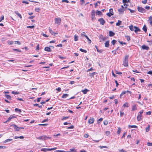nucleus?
Here are the masks:
<instances>
[{
	"label": "nucleus",
	"mask_w": 152,
	"mask_h": 152,
	"mask_svg": "<svg viewBox=\"0 0 152 152\" xmlns=\"http://www.w3.org/2000/svg\"><path fill=\"white\" fill-rule=\"evenodd\" d=\"M129 57V55H126L125 56L123 62V65L125 67H127L128 66V59Z\"/></svg>",
	"instance_id": "1"
},
{
	"label": "nucleus",
	"mask_w": 152,
	"mask_h": 152,
	"mask_svg": "<svg viewBox=\"0 0 152 152\" xmlns=\"http://www.w3.org/2000/svg\"><path fill=\"white\" fill-rule=\"evenodd\" d=\"M95 11L94 10H92L91 13V16L92 21H94L96 19L95 17Z\"/></svg>",
	"instance_id": "2"
},
{
	"label": "nucleus",
	"mask_w": 152,
	"mask_h": 152,
	"mask_svg": "<svg viewBox=\"0 0 152 152\" xmlns=\"http://www.w3.org/2000/svg\"><path fill=\"white\" fill-rule=\"evenodd\" d=\"M37 138L39 140H45L47 139H50L51 137H47L45 135H43L37 137Z\"/></svg>",
	"instance_id": "3"
},
{
	"label": "nucleus",
	"mask_w": 152,
	"mask_h": 152,
	"mask_svg": "<svg viewBox=\"0 0 152 152\" xmlns=\"http://www.w3.org/2000/svg\"><path fill=\"white\" fill-rule=\"evenodd\" d=\"M106 15L109 17H110L113 15V9H110L109 10V12L107 13Z\"/></svg>",
	"instance_id": "4"
},
{
	"label": "nucleus",
	"mask_w": 152,
	"mask_h": 152,
	"mask_svg": "<svg viewBox=\"0 0 152 152\" xmlns=\"http://www.w3.org/2000/svg\"><path fill=\"white\" fill-rule=\"evenodd\" d=\"M137 10L139 12L142 13L145 12L146 11L145 10L144 8L139 6L137 7Z\"/></svg>",
	"instance_id": "5"
},
{
	"label": "nucleus",
	"mask_w": 152,
	"mask_h": 152,
	"mask_svg": "<svg viewBox=\"0 0 152 152\" xmlns=\"http://www.w3.org/2000/svg\"><path fill=\"white\" fill-rule=\"evenodd\" d=\"M16 118V116L15 115H11L8 118L7 120L4 122V123H6L10 121L13 118Z\"/></svg>",
	"instance_id": "6"
},
{
	"label": "nucleus",
	"mask_w": 152,
	"mask_h": 152,
	"mask_svg": "<svg viewBox=\"0 0 152 152\" xmlns=\"http://www.w3.org/2000/svg\"><path fill=\"white\" fill-rule=\"evenodd\" d=\"M98 21L99 22L100 24L102 25H104L105 23V21L102 18L99 19Z\"/></svg>",
	"instance_id": "7"
},
{
	"label": "nucleus",
	"mask_w": 152,
	"mask_h": 152,
	"mask_svg": "<svg viewBox=\"0 0 152 152\" xmlns=\"http://www.w3.org/2000/svg\"><path fill=\"white\" fill-rule=\"evenodd\" d=\"M55 23L59 25L61 23V19L60 18H55Z\"/></svg>",
	"instance_id": "8"
},
{
	"label": "nucleus",
	"mask_w": 152,
	"mask_h": 152,
	"mask_svg": "<svg viewBox=\"0 0 152 152\" xmlns=\"http://www.w3.org/2000/svg\"><path fill=\"white\" fill-rule=\"evenodd\" d=\"M121 8H120L118 10V11L120 13H122L125 10L124 7L122 5L121 6Z\"/></svg>",
	"instance_id": "9"
},
{
	"label": "nucleus",
	"mask_w": 152,
	"mask_h": 152,
	"mask_svg": "<svg viewBox=\"0 0 152 152\" xmlns=\"http://www.w3.org/2000/svg\"><path fill=\"white\" fill-rule=\"evenodd\" d=\"M49 32L52 34L55 35L56 34H58V33H55L54 32L52 29L50 28V27L49 28Z\"/></svg>",
	"instance_id": "10"
},
{
	"label": "nucleus",
	"mask_w": 152,
	"mask_h": 152,
	"mask_svg": "<svg viewBox=\"0 0 152 152\" xmlns=\"http://www.w3.org/2000/svg\"><path fill=\"white\" fill-rule=\"evenodd\" d=\"M94 119L93 118H91L88 120V123L90 124H92L94 123Z\"/></svg>",
	"instance_id": "11"
},
{
	"label": "nucleus",
	"mask_w": 152,
	"mask_h": 152,
	"mask_svg": "<svg viewBox=\"0 0 152 152\" xmlns=\"http://www.w3.org/2000/svg\"><path fill=\"white\" fill-rule=\"evenodd\" d=\"M44 50L48 52H50L51 51V50L50 47H45L44 48Z\"/></svg>",
	"instance_id": "12"
},
{
	"label": "nucleus",
	"mask_w": 152,
	"mask_h": 152,
	"mask_svg": "<svg viewBox=\"0 0 152 152\" xmlns=\"http://www.w3.org/2000/svg\"><path fill=\"white\" fill-rule=\"evenodd\" d=\"M137 110V107L136 104H133L132 106V109L131 111H134Z\"/></svg>",
	"instance_id": "13"
},
{
	"label": "nucleus",
	"mask_w": 152,
	"mask_h": 152,
	"mask_svg": "<svg viewBox=\"0 0 152 152\" xmlns=\"http://www.w3.org/2000/svg\"><path fill=\"white\" fill-rule=\"evenodd\" d=\"M134 28H135L134 31L136 33H137V32L140 31V29L136 26H134Z\"/></svg>",
	"instance_id": "14"
},
{
	"label": "nucleus",
	"mask_w": 152,
	"mask_h": 152,
	"mask_svg": "<svg viewBox=\"0 0 152 152\" xmlns=\"http://www.w3.org/2000/svg\"><path fill=\"white\" fill-rule=\"evenodd\" d=\"M142 115L138 114L137 117V119L138 121H140L142 120Z\"/></svg>",
	"instance_id": "15"
},
{
	"label": "nucleus",
	"mask_w": 152,
	"mask_h": 152,
	"mask_svg": "<svg viewBox=\"0 0 152 152\" xmlns=\"http://www.w3.org/2000/svg\"><path fill=\"white\" fill-rule=\"evenodd\" d=\"M11 125L14 127L15 129V131H19L20 130V128H19V127L17 126L15 124H12Z\"/></svg>",
	"instance_id": "16"
},
{
	"label": "nucleus",
	"mask_w": 152,
	"mask_h": 152,
	"mask_svg": "<svg viewBox=\"0 0 152 152\" xmlns=\"http://www.w3.org/2000/svg\"><path fill=\"white\" fill-rule=\"evenodd\" d=\"M142 48L143 50H148L149 49V47L147 46H146L145 45H143L142 46Z\"/></svg>",
	"instance_id": "17"
},
{
	"label": "nucleus",
	"mask_w": 152,
	"mask_h": 152,
	"mask_svg": "<svg viewBox=\"0 0 152 152\" xmlns=\"http://www.w3.org/2000/svg\"><path fill=\"white\" fill-rule=\"evenodd\" d=\"M148 21L151 26H152V17L151 16H150L148 18Z\"/></svg>",
	"instance_id": "18"
},
{
	"label": "nucleus",
	"mask_w": 152,
	"mask_h": 152,
	"mask_svg": "<svg viewBox=\"0 0 152 152\" xmlns=\"http://www.w3.org/2000/svg\"><path fill=\"white\" fill-rule=\"evenodd\" d=\"M15 12L20 19H22V17L21 15L18 11H15Z\"/></svg>",
	"instance_id": "19"
},
{
	"label": "nucleus",
	"mask_w": 152,
	"mask_h": 152,
	"mask_svg": "<svg viewBox=\"0 0 152 152\" xmlns=\"http://www.w3.org/2000/svg\"><path fill=\"white\" fill-rule=\"evenodd\" d=\"M84 36L87 39L88 41V43L90 44L91 43V40L86 35H84Z\"/></svg>",
	"instance_id": "20"
},
{
	"label": "nucleus",
	"mask_w": 152,
	"mask_h": 152,
	"mask_svg": "<svg viewBox=\"0 0 152 152\" xmlns=\"http://www.w3.org/2000/svg\"><path fill=\"white\" fill-rule=\"evenodd\" d=\"M89 91V90L87 89H85L83 90H82V92L84 94H86L87 93V92Z\"/></svg>",
	"instance_id": "21"
},
{
	"label": "nucleus",
	"mask_w": 152,
	"mask_h": 152,
	"mask_svg": "<svg viewBox=\"0 0 152 152\" xmlns=\"http://www.w3.org/2000/svg\"><path fill=\"white\" fill-rule=\"evenodd\" d=\"M109 42L108 41H106L105 43V46L106 47H108L109 46Z\"/></svg>",
	"instance_id": "22"
},
{
	"label": "nucleus",
	"mask_w": 152,
	"mask_h": 152,
	"mask_svg": "<svg viewBox=\"0 0 152 152\" xmlns=\"http://www.w3.org/2000/svg\"><path fill=\"white\" fill-rule=\"evenodd\" d=\"M95 47L96 48V50H97V51L99 53H102V50H99L98 48V47L96 46V45H95Z\"/></svg>",
	"instance_id": "23"
},
{
	"label": "nucleus",
	"mask_w": 152,
	"mask_h": 152,
	"mask_svg": "<svg viewBox=\"0 0 152 152\" xmlns=\"http://www.w3.org/2000/svg\"><path fill=\"white\" fill-rule=\"evenodd\" d=\"M109 33V36L110 37H113L114 36L115 34V33L111 31H110Z\"/></svg>",
	"instance_id": "24"
},
{
	"label": "nucleus",
	"mask_w": 152,
	"mask_h": 152,
	"mask_svg": "<svg viewBox=\"0 0 152 152\" xmlns=\"http://www.w3.org/2000/svg\"><path fill=\"white\" fill-rule=\"evenodd\" d=\"M74 40L75 41H77L78 40V37L76 34L74 36Z\"/></svg>",
	"instance_id": "25"
},
{
	"label": "nucleus",
	"mask_w": 152,
	"mask_h": 152,
	"mask_svg": "<svg viewBox=\"0 0 152 152\" xmlns=\"http://www.w3.org/2000/svg\"><path fill=\"white\" fill-rule=\"evenodd\" d=\"M96 13L97 15H101L102 14V12L99 10H97Z\"/></svg>",
	"instance_id": "26"
},
{
	"label": "nucleus",
	"mask_w": 152,
	"mask_h": 152,
	"mask_svg": "<svg viewBox=\"0 0 152 152\" xmlns=\"http://www.w3.org/2000/svg\"><path fill=\"white\" fill-rule=\"evenodd\" d=\"M97 74V73L95 72H93L92 73H90L89 74V75L91 77H93L95 74Z\"/></svg>",
	"instance_id": "27"
},
{
	"label": "nucleus",
	"mask_w": 152,
	"mask_h": 152,
	"mask_svg": "<svg viewBox=\"0 0 152 152\" xmlns=\"http://www.w3.org/2000/svg\"><path fill=\"white\" fill-rule=\"evenodd\" d=\"M69 96V94H63V95L62 96V98H65L67 96Z\"/></svg>",
	"instance_id": "28"
},
{
	"label": "nucleus",
	"mask_w": 152,
	"mask_h": 152,
	"mask_svg": "<svg viewBox=\"0 0 152 152\" xmlns=\"http://www.w3.org/2000/svg\"><path fill=\"white\" fill-rule=\"evenodd\" d=\"M143 30L145 32H146L147 31V27L145 25H144L143 28H142Z\"/></svg>",
	"instance_id": "29"
},
{
	"label": "nucleus",
	"mask_w": 152,
	"mask_h": 152,
	"mask_svg": "<svg viewBox=\"0 0 152 152\" xmlns=\"http://www.w3.org/2000/svg\"><path fill=\"white\" fill-rule=\"evenodd\" d=\"M105 37H103L102 35L100 36V41H104L105 40Z\"/></svg>",
	"instance_id": "30"
},
{
	"label": "nucleus",
	"mask_w": 152,
	"mask_h": 152,
	"mask_svg": "<svg viewBox=\"0 0 152 152\" xmlns=\"http://www.w3.org/2000/svg\"><path fill=\"white\" fill-rule=\"evenodd\" d=\"M129 128H137V126L136 125H129Z\"/></svg>",
	"instance_id": "31"
},
{
	"label": "nucleus",
	"mask_w": 152,
	"mask_h": 152,
	"mask_svg": "<svg viewBox=\"0 0 152 152\" xmlns=\"http://www.w3.org/2000/svg\"><path fill=\"white\" fill-rule=\"evenodd\" d=\"M123 106L124 107H129L128 103L127 102H126L123 105Z\"/></svg>",
	"instance_id": "32"
},
{
	"label": "nucleus",
	"mask_w": 152,
	"mask_h": 152,
	"mask_svg": "<svg viewBox=\"0 0 152 152\" xmlns=\"http://www.w3.org/2000/svg\"><path fill=\"white\" fill-rule=\"evenodd\" d=\"M121 21L120 20H118V22L116 23V25L117 26H119L121 25Z\"/></svg>",
	"instance_id": "33"
},
{
	"label": "nucleus",
	"mask_w": 152,
	"mask_h": 152,
	"mask_svg": "<svg viewBox=\"0 0 152 152\" xmlns=\"http://www.w3.org/2000/svg\"><path fill=\"white\" fill-rule=\"evenodd\" d=\"M12 139H7L5 140L4 141V142L6 143V142H10L11 141H12Z\"/></svg>",
	"instance_id": "34"
},
{
	"label": "nucleus",
	"mask_w": 152,
	"mask_h": 152,
	"mask_svg": "<svg viewBox=\"0 0 152 152\" xmlns=\"http://www.w3.org/2000/svg\"><path fill=\"white\" fill-rule=\"evenodd\" d=\"M15 111L16 112H18L20 113L21 112V110L20 109L18 108H15Z\"/></svg>",
	"instance_id": "35"
},
{
	"label": "nucleus",
	"mask_w": 152,
	"mask_h": 152,
	"mask_svg": "<svg viewBox=\"0 0 152 152\" xmlns=\"http://www.w3.org/2000/svg\"><path fill=\"white\" fill-rule=\"evenodd\" d=\"M5 96L7 99H11V96L10 95L6 94L5 95Z\"/></svg>",
	"instance_id": "36"
},
{
	"label": "nucleus",
	"mask_w": 152,
	"mask_h": 152,
	"mask_svg": "<svg viewBox=\"0 0 152 152\" xmlns=\"http://www.w3.org/2000/svg\"><path fill=\"white\" fill-rule=\"evenodd\" d=\"M56 149V148H47V151H50L51 150H53Z\"/></svg>",
	"instance_id": "37"
},
{
	"label": "nucleus",
	"mask_w": 152,
	"mask_h": 152,
	"mask_svg": "<svg viewBox=\"0 0 152 152\" xmlns=\"http://www.w3.org/2000/svg\"><path fill=\"white\" fill-rule=\"evenodd\" d=\"M79 50L83 52H84V53H87V51L86 50H84L82 48H80Z\"/></svg>",
	"instance_id": "38"
},
{
	"label": "nucleus",
	"mask_w": 152,
	"mask_h": 152,
	"mask_svg": "<svg viewBox=\"0 0 152 152\" xmlns=\"http://www.w3.org/2000/svg\"><path fill=\"white\" fill-rule=\"evenodd\" d=\"M103 120V118H101L97 120V123L98 124L100 122L102 121Z\"/></svg>",
	"instance_id": "39"
},
{
	"label": "nucleus",
	"mask_w": 152,
	"mask_h": 152,
	"mask_svg": "<svg viewBox=\"0 0 152 152\" xmlns=\"http://www.w3.org/2000/svg\"><path fill=\"white\" fill-rule=\"evenodd\" d=\"M134 27L132 25H131L129 26V28L131 31L134 30Z\"/></svg>",
	"instance_id": "40"
},
{
	"label": "nucleus",
	"mask_w": 152,
	"mask_h": 152,
	"mask_svg": "<svg viewBox=\"0 0 152 152\" xmlns=\"http://www.w3.org/2000/svg\"><path fill=\"white\" fill-rule=\"evenodd\" d=\"M99 148L100 149L103 148H108L107 147V146H99Z\"/></svg>",
	"instance_id": "41"
},
{
	"label": "nucleus",
	"mask_w": 152,
	"mask_h": 152,
	"mask_svg": "<svg viewBox=\"0 0 152 152\" xmlns=\"http://www.w3.org/2000/svg\"><path fill=\"white\" fill-rule=\"evenodd\" d=\"M13 41H7V43L9 45H12L13 43Z\"/></svg>",
	"instance_id": "42"
},
{
	"label": "nucleus",
	"mask_w": 152,
	"mask_h": 152,
	"mask_svg": "<svg viewBox=\"0 0 152 152\" xmlns=\"http://www.w3.org/2000/svg\"><path fill=\"white\" fill-rule=\"evenodd\" d=\"M120 116L121 117L124 115V112H122L121 111H120Z\"/></svg>",
	"instance_id": "43"
},
{
	"label": "nucleus",
	"mask_w": 152,
	"mask_h": 152,
	"mask_svg": "<svg viewBox=\"0 0 152 152\" xmlns=\"http://www.w3.org/2000/svg\"><path fill=\"white\" fill-rule=\"evenodd\" d=\"M34 106H37V107H38L39 108H41L42 107V105L39 106L37 104H34Z\"/></svg>",
	"instance_id": "44"
},
{
	"label": "nucleus",
	"mask_w": 152,
	"mask_h": 152,
	"mask_svg": "<svg viewBox=\"0 0 152 152\" xmlns=\"http://www.w3.org/2000/svg\"><path fill=\"white\" fill-rule=\"evenodd\" d=\"M41 151L45 152L47 151V148H43L41 149Z\"/></svg>",
	"instance_id": "45"
},
{
	"label": "nucleus",
	"mask_w": 152,
	"mask_h": 152,
	"mask_svg": "<svg viewBox=\"0 0 152 152\" xmlns=\"http://www.w3.org/2000/svg\"><path fill=\"white\" fill-rule=\"evenodd\" d=\"M70 151L71 152H77L75 148L70 149Z\"/></svg>",
	"instance_id": "46"
},
{
	"label": "nucleus",
	"mask_w": 152,
	"mask_h": 152,
	"mask_svg": "<svg viewBox=\"0 0 152 152\" xmlns=\"http://www.w3.org/2000/svg\"><path fill=\"white\" fill-rule=\"evenodd\" d=\"M123 3H128L129 2V0H123Z\"/></svg>",
	"instance_id": "47"
},
{
	"label": "nucleus",
	"mask_w": 152,
	"mask_h": 152,
	"mask_svg": "<svg viewBox=\"0 0 152 152\" xmlns=\"http://www.w3.org/2000/svg\"><path fill=\"white\" fill-rule=\"evenodd\" d=\"M116 42V41L114 39L111 42V43L113 45H115Z\"/></svg>",
	"instance_id": "48"
},
{
	"label": "nucleus",
	"mask_w": 152,
	"mask_h": 152,
	"mask_svg": "<svg viewBox=\"0 0 152 152\" xmlns=\"http://www.w3.org/2000/svg\"><path fill=\"white\" fill-rule=\"evenodd\" d=\"M69 118V117H63L62 118L61 120L63 121V120H66V119H68Z\"/></svg>",
	"instance_id": "49"
},
{
	"label": "nucleus",
	"mask_w": 152,
	"mask_h": 152,
	"mask_svg": "<svg viewBox=\"0 0 152 152\" xmlns=\"http://www.w3.org/2000/svg\"><path fill=\"white\" fill-rule=\"evenodd\" d=\"M150 126H148L146 129V132H148L150 130Z\"/></svg>",
	"instance_id": "50"
},
{
	"label": "nucleus",
	"mask_w": 152,
	"mask_h": 152,
	"mask_svg": "<svg viewBox=\"0 0 152 152\" xmlns=\"http://www.w3.org/2000/svg\"><path fill=\"white\" fill-rule=\"evenodd\" d=\"M70 151H61V150H56L55 151V152H70Z\"/></svg>",
	"instance_id": "51"
},
{
	"label": "nucleus",
	"mask_w": 152,
	"mask_h": 152,
	"mask_svg": "<svg viewBox=\"0 0 152 152\" xmlns=\"http://www.w3.org/2000/svg\"><path fill=\"white\" fill-rule=\"evenodd\" d=\"M12 94H19V92H15V91H12Z\"/></svg>",
	"instance_id": "52"
},
{
	"label": "nucleus",
	"mask_w": 152,
	"mask_h": 152,
	"mask_svg": "<svg viewBox=\"0 0 152 152\" xmlns=\"http://www.w3.org/2000/svg\"><path fill=\"white\" fill-rule=\"evenodd\" d=\"M98 3L100 4V2L99 1H98L97 2H96V3L94 4V5H95V7H97V6L98 5Z\"/></svg>",
	"instance_id": "53"
},
{
	"label": "nucleus",
	"mask_w": 152,
	"mask_h": 152,
	"mask_svg": "<svg viewBox=\"0 0 152 152\" xmlns=\"http://www.w3.org/2000/svg\"><path fill=\"white\" fill-rule=\"evenodd\" d=\"M103 123H104V124L105 125H107L108 124V121H107L105 120V121H104Z\"/></svg>",
	"instance_id": "54"
},
{
	"label": "nucleus",
	"mask_w": 152,
	"mask_h": 152,
	"mask_svg": "<svg viewBox=\"0 0 152 152\" xmlns=\"http://www.w3.org/2000/svg\"><path fill=\"white\" fill-rule=\"evenodd\" d=\"M105 134L107 135L108 136L110 134V132L109 131H107L105 132Z\"/></svg>",
	"instance_id": "55"
},
{
	"label": "nucleus",
	"mask_w": 152,
	"mask_h": 152,
	"mask_svg": "<svg viewBox=\"0 0 152 152\" xmlns=\"http://www.w3.org/2000/svg\"><path fill=\"white\" fill-rule=\"evenodd\" d=\"M4 19V17L3 15H2L1 18H0V22L1 21L3 20Z\"/></svg>",
	"instance_id": "56"
},
{
	"label": "nucleus",
	"mask_w": 152,
	"mask_h": 152,
	"mask_svg": "<svg viewBox=\"0 0 152 152\" xmlns=\"http://www.w3.org/2000/svg\"><path fill=\"white\" fill-rule=\"evenodd\" d=\"M121 132V130L120 128H119V127L118 128V131L117 132V133L118 134H119Z\"/></svg>",
	"instance_id": "57"
},
{
	"label": "nucleus",
	"mask_w": 152,
	"mask_h": 152,
	"mask_svg": "<svg viewBox=\"0 0 152 152\" xmlns=\"http://www.w3.org/2000/svg\"><path fill=\"white\" fill-rule=\"evenodd\" d=\"M56 90H57L58 92H60L61 91V89L60 87H58L56 89Z\"/></svg>",
	"instance_id": "58"
},
{
	"label": "nucleus",
	"mask_w": 152,
	"mask_h": 152,
	"mask_svg": "<svg viewBox=\"0 0 152 152\" xmlns=\"http://www.w3.org/2000/svg\"><path fill=\"white\" fill-rule=\"evenodd\" d=\"M34 26H27L26 27L27 28H34Z\"/></svg>",
	"instance_id": "59"
},
{
	"label": "nucleus",
	"mask_w": 152,
	"mask_h": 152,
	"mask_svg": "<svg viewBox=\"0 0 152 152\" xmlns=\"http://www.w3.org/2000/svg\"><path fill=\"white\" fill-rule=\"evenodd\" d=\"M147 1V0H144V1H142V2L143 4H146Z\"/></svg>",
	"instance_id": "60"
},
{
	"label": "nucleus",
	"mask_w": 152,
	"mask_h": 152,
	"mask_svg": "<svg viewBox=\"0 0 152 152\" xmlns=\"http://www.w3.org/2000/svg\"><path fill=\"white\" fill-rule=\"evenodd\" d=\"M40 10V9L39 8H36L35 9V11L36 12H39Z\"/></svg>",
	"instance_id": "61"
},
{
	"label": "nucleus",
	"mask_w": 152,
	"mask_h": 152,
	"mask_svg": "<svg viewBox=\"0 0 152 152\" xmlns=\"http://www.w3.org/2000/svg\"><path fill=\"white\" fill-rule=\"evenodd\" d=\"M39 44H38L36 48V50H39Z\"/></svg>",
	"instance_id": "62"
},
{
	"label": "nucleus",
	"mask_w": 152,
	"mask_h": 152,
	"mask_svg": "<svg viewBox=\"0 0 152 152\" xmlns=\"http://www.w3.org/2000/svg\"><path fill=\"white\" fill-rule=\"evenodd\" d=\"M80 1V4L81 5L85 3L84 0H81Z\"/></svg>",
	"instance_id": "63"
},
{
	"label": "nucleus",
	"mask_w": 152,
	"mask_h": 152,
	"mask_svg": "<svg viewBox=\"0 0 152 152\" xmlns=\"http://www.w3.org/2000/svg\"><path fill=\"white\" fill-rule=\"evenodd\" d=\"M147 145L149 146H152V143L148 142L147 143Z\"/></svg>",
	"instance_id": "64"
}]
</instances>
